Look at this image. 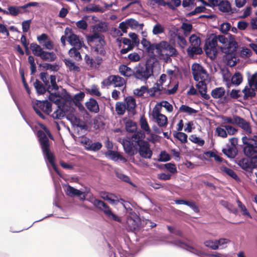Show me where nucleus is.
<instances>
[{
    "mask_svg": "<svg viewBox=\"0 0 257 257\" xmlns=\"http://www.w3.org/2000/svg\"><path fill=\"white\" fill-rule=\"evenodd\" d=\"M37 137L39 138V141L41 145L44 159L49 168L48 164H51L55 162V157L54 154L50 150L49 140L45 133L42 130H39L37 132Z\"/></svg>",
    "mask_w": 257,
    "mask_h": 257,
    "instance_id": "f257e3e1",
    "label": "nucleus"
},
{
    "mask_svg": "<svg viewBox=\"0 0 257 257\" xmlns=\"http://www.w3.org/2000/svg\"><path fill=\"white\" fill-rule=\"evenodd\" d=\"M225 34H229L228 37L229 40L227 42L228 46L226 47H221V51L222 53L225 54V59L228 62L233 61V63L232 66H234L237 63L236 60V50L238 48V44L235 40L233 36L230 35V33H224Z\"/></svg>",
    "mask_w": 257,
    "mask_h": 257,
    "instance_id": "f03ea898",
    "label": "nucleus"
},
{
    "mask_svg": "<svg viewBox=\"0 0 257 257\" xmlns=\"http://www.w3.org/2000/svg\"><path fill=\"white\" fill-rule=\"evenodd\" d=\"M92 203L99 210L103 212L108 219L119 223L121 222V218L117 215L113 213L108 204L104 201L95 199Z\"/></svg>",
    "mask_w": 257,
    "mask_h": 257,
    "instance_id": "7ed1b4c3",
    "label": "nucleus"
},
{
    "mask_svg": "<svg viewBox=\"0 0 257 257\" xmlns=\"http://www.w3.org/2000/svg\"><path fill=\"white\" fill-rule=\"evenodd\" d=\"M170 244H172L175 246L184 249L198 256H201V255H205L207 256L208 253L203 252L201 250H197L193 246L189 245L185 242L184 240L180 239H174L169 242Z\"/></svg>",
    "mask_w": 257,
    "mask_h": 257,
    "instance_id": "20e7f679",
    "label": "nucleus"
},
{
    "mask_svg": "<svg viewBox=\"0 0 257 257\" xmlns=\"http://www.w3.org/2000/svg\"><path fill=\"white\" fill-rule=\"evenodd\" d=\"M217 39L216 38H212L211 40L208 39L205 41L204 49L206 56L211 60H214L217 56Z\"/></svg>",
    "mask_w": 257,
    "mask_h": 257,
    "instance_id": "39448f33",
    "label": "nucleus"
},
{
    "mask_svg": "<svg viewBox=\"0 0 257 257\" xmlns=\"http://www.w3.org/2000/svg\"><path fill=\"white\" fill-rule=\"evenodd\" d=\"M126 223L130 230L136 231L140 229L142 221L137 213H133L127 217Z\"/></svg>",
    "mask_w": 257,
    "mask_h": 257,
    "instance_id": "423d86ee",
    "label": "nucleus"
},
{
    "mask_svg": "<svg viewBox=\"0 0 257 257\" xmlns=\"http://www.w3.org/2000/svg\"><path fill=\"white\" fill-rule=\"evenodd\" d=\"M139 149L137 150L140 156L145 159H151L153 152L151 150L150 145L147 141H142L138 145Z\"/></svg>",
    "mask_w": 257,
    "mask_h": 257,
    "instance_id": "0eeeda50",
    "label": "nucleus"
},
{
    "mask_svg": "<svg viewBox=\"0 0 257 257\" xmlns=\"http://www.w3.org/2000/svg\"><path fill=\"white\" fill-rule=\"evenodd\" d=\"M160 42L158 43H152L146 49V51L148 53L149 58L147 59H151L153 61H158L157 55L155 54L154 51L156 50V53L160 56V54H161L162 50L160 48Z\"/></svg>",
    "mask_w": 257,
    "mask_h": 257,
    "instance_id": "6e6552de",
    "label": "nucleus"
},
{
    "mask_svg": "<svg viewBox=\"0 0 257 257\" xmlns=\"http://www.w3.org/2000/svg\"><path fill=\"white\" fill-rule=\"evenodd\" d=\"M66 194L71 197H79L80 200L84 201L86 199L87 192H82L69 185L67 188Z\"/></svg>",
    "mask_w": 257,
    "mask_h": 257,
    "instance_id": "1a4fd4ad",
    "label": "nucleus"
},
{
    "mask_svg": "<svg viewBox=\"0 0 257 257\" xmlns=\"http://www.w3.org/2000/svg\"><path fill=\"white\" fill-rule=\"evenodd\" d=\"M234 121L235 124L237 125L247 133L251 134L252 132L250 124L243 118L237 115H234Z\"/></svg>",
    "mask_w": 257,
    "mask_h": 257,
    "instance_id": "9d476101",
    "label": "nucleus"
},
{
    "mask_svg": "<svg viewBox=\"0 0 257 257\" xmlns=\"http://www.w3.org/2000/svg\"><path fill=\"white\" fill-rule=\"evenodd\" d=\"M125 107L128 112L129 116H133L136 114L135 109L136 107V99L133 96H127L124 99Z\"/></svg>",
    "mask_w": 257,
    "mask_h": 257,
    "instance_id": "9b49d317",
    "label": "nucleus"
},
{
    "mask_svg": "<svg viewBox=\"0 0 257 257\" xmlns=\"http://www.w3.org/2000/svg\"><path fill=\"white\" fill-rule=\"evenodd\" d=\"M82 143L85 146V149L87 151L96 152L99 150L102 146L100 142H97L92 143L91 140L86 137L85 138L84 141H82Z\"/></svg>",
    "mask_w": 257,
    "mask_h": 257,
    "instance_id": "f8f14e48",
    "label": "nucleus"
},
{
    "mask_svg": "<svg viewBox=\"0 0 257 257\" xmlns=\"http://www.w3.org/2000/svg\"><path fill=\"white\" fill-rule=\"evenodd\" d=\"M246 138L242 137L241 140L244 147L243 148L244 155L247 158L254 156V143L249 141H245Z\"/></svg>",
    "mask_w": 257,
    "mask_h": 257,
    "instance_id": "ddd939ff",
    "label": "nucleus"
},
{
    "mask_svg": "<svg viewBox=\"0 0 257 257\" xmlns=\"http://www.w3.org/2000/svg\"><path fill=\"white\" fill-rule=\"evenodd\" d=\"M124 152L131 156H134L137 153V148H135L133 142L126 139H123L121 143Z\"/></svg>",
    "mask_w": 257,
    "mask_h": 257,
    "instance_id": "4468645a",
    "label": "nucleus"
},
{
    "mask_svg": "<svg viewBox=\"0 0 257 257\" xmlns=\"http://www.w3.org/2000/svg\"><path fill=\"white\" fill-rule=\"evenodd\" d=\"M104 155L107 158L110 159L114 161H117L118 160H120L123 163H125L127 161V160L124 157L120 155V154L116 151L108 150L107 152H105Z\"/></svg>",
    "mask_w": 257,
    "mask_h": 257,
    "instance_id": "2eb2a0df",
    "label": "nucleus"
},
{
    "mask_svg": "<svg viewBox=\"0 0 257 257\" xmlns=\"http://www.w3.org/2000/svg\"><path fill=\"white\" fill-rule=\"evenodd\" d=\"M249 158H242L238 160H235V163L242 170L246 172H251V165Z\"/></svg>",
    "mask_w": 257,
    "mask_h": 257,
    "instance_id": "dca6fc26",
    "label": "nucleus"
},
{
    "mask_svg": "<svg viewBox=\"0 0 257 257\" xmlns=\"http://www.w3.org/2000/svg\"><path fill=\"white\" fill-rule=\"evenodd\" d=\"M156 63H158V61H155L151 59H147L146 61L145 67H144V71L146 73V77H147L148 79L153 74V68Z\"/></svg>",
    "mask_w": 257,
    "mask_h": 257,
    "instance_id": "f3484780",
    "label": "nucleus"
},
{
    "mask_svg": "<svg viewBox=\"0 0 257 257\" xmlns=\"http://www.w3.org/2000/svg\"><path fill=\"white\" fill-rule=\"evenodd\" d=\"M85 106L88 110L91 112L98 113L99 111V107L97 100L90 98L89 101L85 102Z\"/></svg>",
    "mask_w": 257,
    "mask_h": 257,
    "instance_id": "a211bd4d",
    "label": "nucleus"
},
{
    "mask_svg": "<svg viewBox=\"0 0 257 257\" xmlns=\"http://www.w3.org/2000/svg\"><path fill=\"white\" fill-rule=\"evenodd\" d=\"M67 40L71 46H78L79 49L82 47L83 41L75 33H70Z\"/></svg>",
    "mask_w": 257,
    "mask_h": 257,
    "instance_id": "6ab92c4d",
    "label": "nucleus"
},
{
    "mask_svg": "<svg viewBox=\"0 0 257 257\" xmlns=\"http://www.w3.org/2000/svg\"><path fill=\"white\" fill-rule=\"evenodd\" d=\"M133 75L135 77L139 80L144 79L145 81L148 80V78L146 77V73L144 71V67L139 64L135 68V71H134Z\"/></svg>",
    "mask_w": 257,
    "mask_h": 257,
    "instance_id": "aec40b11",
    "label": "nucleus"
},
{
    "mask_svg": "<svg viewBox=\"0 0 257 257\" xmlns=\"http://www.w3.org/2000/svg\"><path fill=\"white\" fill-rule=\"evenodd\" d=\"M122 120L125 122V128L126 132L133 133L137 131V123L131 119H127V117H123Z\"/></svg>",
    "mask_w": 257,
    "mask_h": 257,
    "instance_id": "412c9836",
    "label": "nucleus"
},
{
    "mask_svg": "<svg viewBox=\"0 0 257 257\" xmlns=\"http://www.w3.org/2000/svg\"><path fill=\"white\" fill-rule=\"evenodd\" d=\"M227 148L222 149V153L228 158L234 159L238 154L237 147H230L228 144L227 145Z\"/></svg>",
    "mask_w": 257,
    "mask_h": 257,
    "instance_id": "4be33fe9",
    "label": "nucleus"
},
{
    "mask_svg": "<svg viewBox=\"0 0 257 257\" xmlns=\"http://www.w3.org/2000/svg\"><path fill=\"white\" fill-rule=\"evenodd\" d=\"M242 92L244 94L243 98L244 100H247L249 98H252L256 96L255 89L250 87L249 86H245L242 89Z\"/></svg>",
    "mask_w": 257,
    "mask_h": 257,
    "instance_id": "5701e85b",
    "label": "nucleus"
},
{
    "mask_svg": "<svg viewBox=\"0 0 257 257\" xmlns=\"http://www.w3.org/2000/svg\"><path fill=\"white\" fill-rule=\"evenodd\" d=\"M87 41L88 43H94L98 42L104 43V36L102 33H92V35L87 36Z\"/></svg>",
    "mask_w": 257,
    "mask_h": 257,
    "instance_id": "b1692460",
    "label": "nucleus"
},
{
    "mask_svg": "<svg viewBox=\"0 0 257 257\" xmlns=\"http://www.w3.org/2000/svg\"><path fill=\"white\" fill-rule=\"evenodd\" d=\"M188 55L193 58L195 55H200L203 53L202 48L200 46H190L187 49Z\"/></svg>",
    "mask_w": 257,
    "mask_h": 257,
    "instance_id": "393cba45",
    "label": "nucleus"
},
{
    "mask_svg": "<svg viewBox=\"0 0 257 257\" xmlns=\"http://www.w3.org/2000/svg\"><path fill=\"white\" fill-rule=\"evenodd\" d=\"M118 69L120 73L124 77H129L133 75L134 70L126 65H120Z\"/></svg>",
    "mask_w": 257,
    "mask_h": 257,
    "instance_id": "a878e982",
    "label": "nucleus"
},
{
    "mask_svg": "<svg viewBox=\"0 0 257 257\" xmlns=\"http://www.w3.org/2000/svg\"><path fill=\"white\" fill-rule=\"evenodd\" d=\"M219 10L223 13H229L232 12L230 3L227 0H222L218 6Z\"/></svg>",
    "mask_w": 257,
    "mask_h": 257,
    "instance_id": "bb28decb",
    "label": "nucleus"
},
{
    "mask_svg": "<svg viewBox=\"0 0 257 257\" xmlns=\"http://www.w3.org/2000/svg\"><path fill=\"white\" fill-rule=\"evenodd\" d=\"M178 52L176 49L171 48L169 54H165L163 57L159 56L160 59H163L166 63L170 62L172 61L171 57H176L178 56Z\"/></svg>",
    "mask_w": 257,
    "mask_h": 257,
    "instance_id": "cd10ccee",
    "label": "nucleus"
},
{
    "mask_svg": "<svg viewBox=\"0 0 257 257\" xmlns=\"http://www.w3.org/2000/svg\"><path fill=\"white\" fill-rule=\"evenodd\" d=\"M225 93V89L222 87H219L213 89L211 92V95L213 98L218 99L222 97Z\"/></svg>",
    "mask_w": 257,
    "mask_h": 257,
    "instance_id": "c85d7f7f",
    "label": "nucleus"
},
{
    "mask_svg": "<svg viewBox=\"0 0 257 257\" xmlns=\"http://www.w3.org/2000/svg\"><path fill=\"white\" fill-rule=\"evenodd\" d=\"M160 43H161V45H160V48L162 52L161 54H160V56L163 57L164 54H169L171 48L175 49L174 47L166 41H162L160 42Z\"/></svg>",
    "mask_w": 257,
    "mask_h": 257,
    "instance_id": "c756f323",
    "label": "nucleus"
},
{
    "mask_svg": "<svg viewBox=\"0 0 257 257\" xmlns=\"http://www.w3.org/2000/svg\"><path fill=\"white\" fill-rule=\"evenodd\" d=\"M30 48L33 54L37 57H40L44 52L40 46L35 43H32L30 44Z\"/></svg>",
    "mask_w": 257,
    "mask_h": 257,
    "instance_id": "7c9ffc66",
    "label": "nucleus"
},
{
    "mask_svg": "<svg viewBox=\"0 0 257 257\" xmlns=\"http://www.w3.org/2000/svg\"><path fill=\"white\" fill-rule=\"evenodd\" d=\"M34 86L38 95H43L46 92V87L38 79H36L35 82L34 83Z\"/></svg>",
    "mask_w": 257,
    "mask_h": 257,
    "instance_id": "2f4dec72",
    "label": "nucleus"
},
{
    "mask_svg": "<svg viewBox=\"0 0 257 257\" xmlns=\"http://www.w3.org/2000/svg\"><path fill=\"white\" fill-rule=\"evenodd\" d=\"M67 111H68L67 106L66 107L64 105H63L62 108L60 110L59 109H57L53 112L51 116L54 119H61L64 116V113Z\"/></svg>",
    "mask_w": 257,
    "mask_h": 257,
    "instance_id": "473e14b6",
    "label": "nucleus"
},
{
    "mask_svg": "<svg viewBox=\"0 0 257 257\" xmlns=\"http://www.w3.org/2000/svg\"><path fill=\"white\" fill-rule=\"evenodd\" d=\"M40 58L44 61L53 62L57 59V56L54 52L44 51Z\"/></svg>",
    "mask_w": 257,
    "mask_h": 257,
    "instance_id": "72a5a7b5",
    "label": "nucleus"
},
{
    "mask_svg": "<svg viewBox=\"0 0 257 257\" xmlns=\"http://www.w3.org/2000/svg\"><path fill=\"white\" fill-rule=\"evenodd\" d=\"M167 227L169 232L170 233L173 234L177 237H179L184 239H186V238L184 237L183 231L180 229L177 228L175 226L171 225H167Z\"/></svg>",
    "mask_w": 257,
    "mask_h": 257,
    "instance_id": "f704fd0d",
    "label": "nucleus"
},
{
    "mask_svg": "<svg viewBox=\"0 0 257 257\" xmlns=\"http://www.w3.org/2000/svg\"><path fill=\"white\" fill-rule=\"evenodd\" d=\"M94 128L98 130L100 128H103L105 125V122L103 121L102 117L100 115H97L95 117L93 120Z\"/></svg>",
    "mask_w": 257,
    "mask_h": 257,
    "instance_id": "c9c22d12",
    "label": "nucleus"
},
{
    "mask_svg": "<svg viewBox=\"0 0 257 257\" xmlns=\"http://www.w3.org/2000/svg\"><path fill=\"white\" fill-rule=\"evenodd\" d=\"M192 73H197L199 74H206L208 75L207 72L205 69L200 64L194 63L192 65Z\"/></svg>",
    "mask_w": 257,
    "mask_h": 257,
    "instance_id": "e433bc0d",
    "label": "nucleus"
},
{
    "mask_svg": "<svg viewBox=\"0 0 257 257\" xmlns=\"http://www.w3.org/2000/svg\"><path fill=\"white\" fill-rule=\"evenodd\" d=\"M221 170L225 172L227 175L234 179L235 181H240L239 178L232 169L225 166H222L221 167Z\"/></svg>",
    "mask_w": 257,
    "mask_h": 257,
    "instance_id": "4c0bfd02",
    "label": "nucleus"
},
{
    "mask_svg": "<svg viewBox=\"0 0 257 257\" xmlns=\"http://www.w3.org/2000/svg\"><path fill=\"white\" fill-rule=\"evenodd\" d=\"M127 26L128 28L132 29H138L142 30L143 24H140L138 22L134 19L126 20Z\"/></svg>",
    "mask_w": 257,
    "mask_h": 257,
    "instance_id": "58836bf2",
    "label": "nucleus"
},
{
    "mask_svg": "<svg viewBox=\"0 0 257 257\" xmlns=\"http://www.w3.org/2000/svg\"><path fill=\"white\" fill-rule=\"evenodd\" d=\"M22 8L19 7H15V6H10L8 8L9 11H7L4 10V13L7 15H11L13 16H17L19 13H22L21 10Z\"/></svg>",
    "mask_w": 257,
    "mask_h": 257,
    "instance_id": "ea45409f",
    "label": "nucleus"
},
{
    "mask_svg": "<svg viewBox=\"0 0 257 257\" xmlns=\"http://www.w3.org/2000/svg\"><path fill=\"white\" fill-rule=\"evenodd\" d=\"M242 81V76L240 72H236L232 76L231 83L238 86Z\"/></svg>",
    "mask_w": 257,
    "mask_h": 257,
    "instance_id": "a19ab883",
    "label": "nucleus"
},
{
    "mask_svg": "<svg viewBox=\"0 0 257 257\" xmlns=\"http://www.w3.org/2000/svg\"><path fill=\"white\" fill-rule=\"evenodd\" d=\"M112 81L114 87H121L125 84L124 79L118 75H113Z\"/></svg>",
    "mask_w": 257,
    "mask_h": 257,
    "instance_id": "79ce46f5",
    "label": "nucleus"
},
{
    "mask_svg": "<svg viewBox=\"0 0 257 257\" xmlns=\"http://www.w3.org/2000/svg\"><path fill=\"white\" fill-rule=\"evenodd\" d=\"M173 136L182 143L185 144L187 142L188 136L184 133L174 131Z\"/></svg>",
    "mask_w": 257,
    "mask_h": 257,
    "instance_id": "37998d69",
    "label": "nucleus"
},
{
    "mask_svg": "<svg viewBox=\"0 0 257 257\" xmlns=\"http://www.w3.org/2000/svg\"><path fill=\"white\" fill-rule=\"evenodd\" d=\"M140 123L141 128L144 130L148 134H150L151 132V129L146 118L144 115H142L141 116Z\"/></svg>",
    "mask_w": 257,
    "mask_h": 257,
    "instance_id": "c03bdc74",
    "label": "nucleus"
},
{
    "mask_svg": "<svg viewBox=\"0 0 257 257\" xmlns=\"http://www.w3.org/2000/svg\"><path fill=\"white\" fill-rule=\"evenodd\" d=\"M61 94L59 92L50 93L48 97V99L50 101L58 104L60 100L61 99Z\"/></svg>",
    "mask_w": 257,
    "mask_h": 257,
    "instance_id": "a18cd8bd",
    "label": "nucleus"
},
{
    "mask_svg": "<svg viewBox=\"0 0 257 257\" xmlns=\"http://www.w3.org/2000/svg\"><path fill=\"white\" fill-rule=\"evenodd\" d=\"M67 108H68V111L70 110V112L67 114L66 118L67 120L70 121L73 125V124H74V121L79 120L80 118L77 117L76 115L73 114V112L74 110V108H70L69 106H67Z\"/></svg>",
    "mask_w": 257,
    "mask_h": 257,
    "instance_id": "49530a36",
    "label": "nucleus"
},
{
    "mask_svg": "<svg viewBox=\"0 0 257 257\" xmlns=\"http://www.w3.org/2000/svg\"><path fill=\"white\" fill-rule=\"evenodd\" d=\"M204 85L202 82H199L196 85V87L198 89V91L200 94L201 97L206 100H208L210 99V96L209 94H207V87H204L203 89H200L199 86L200 85Z\"/></svg>",
    "mask_w": 257,
    "mask_h": 257,
    "instance_id": "de8ad7c7",
    "label": "nucleus"
},
{
    "mask_svg": "<svg viewBox=\"0 0 257 257\" xmlns=\"http://www.w3.org/2000/svg\"><path fill=\"white\" fill-rule=\"evenodd\" d=\"M126 107H125V103L122 102H117L115 104V111H116L117 114L119 115H123L126 109Z\"/></svg>",
    "mask_w": 257,
    "mask_h": 257,
    "instance_id": "09e8293b",
    "label": "nucleus"
},
{
    "mask_svg": "<svg viewBox=\"0 0 257 257\" xmlns=\"http://www.w3.org/2000/svg\"><path fill=\"white\" fill-rule=\"evenodd\" d=\"M189 140L192 142L197 144L199 146H203L205 144V141L202 139L197 137L195 135H191L189 137Z\"/></svg>",
    "mask_w": 257,
    "mask_h": 257,
    "instance_id": "8fccbe9b",
    "label": "nucleus"
},
{
    "mask_svg": "<svg viewBox=\"0 0 257 257\" xmlns=\"http://www.w3.org/2000/svg\"><path fill=\"white\" fill-rule=\"evenodd\" d=\"M189 41L191 46H200L201 44V40L199 36H196L195 34H193L190 36Z\"/></svg>",
    "mask_w": 257,
    "mask_h": 257,
    "instance_id": "3c124183",
    "label": "nucleus"
},
{
    "mask_svg": "<svg viewBox=\"0 0 257 257\" xmlns=\"http://www.w3.org/2000/svg\"><path fill=\"white\" fill-rule=\"evenodd\" d=\"M68 53L70 57H73L77 61L82 59L80 52L74 47L69 50Z\"/></svg>",
    "mask_w": 257,
    "mask_h": 257,
    "instance_id": "603ef678",
    "label": "nucleus"
},
{
    "mask_svg": "<svg viewBox=\"0 0 257 257\" xmlns=\"http://www.w3.org/2000/svg\"><path fill=\"white\" fill-rule=\"evenodd\" d=\"M154 118L156 120L158 125L160 127L165 126L167 124L168 118L165 115H164V116H157L156 117Z\"/></svg>",
    "mask_w": 257,
    "mask_h": 257,
    "instance_id": "864d4df0",
    "label": "nucleus"
},
{
    "mask_svg": "<svg viewBox=\"0 0 257 257\" xmlns=\"http://www.w3.org/2000/svg\"><path fill=\"white\" fill-rule=\"evenodd\" d=\"M171 159L170 155L166 151H162L160 154L158 161L161 162H166L170 161Z\"/></svg>",
    "mask_w": 257,
    "mask_h": 257,
    "instance_id": "5fc2aeb1",
    "label": "nucleus"
},
{
    "mask_svg": "<svg viewBox=\"0 0 257 257\" xmlns=\"http://www.w3.org/2000/svg\"><path fill=\"white\" fill-rule=\"evenodd\" d=\"M237 203L238 207L240 208V210L242 212V215L244 216H246L249 217L250 218H252L251 215H250V214L249 213V212L246 209L245 206L240 200H237Z\"/></svg>",
    "mask_w": 257,
    "mask_h": 257,
    "instance_id": "6e6d98bb",
    "label": "nucleus"
},
{
    "mask_svg": "<svg viewBox=\"0 0 257 257\" xmlns=\"http://www.w3.org/2000/svg\"><path fill=\"white\" fill-rule=\"evenodd\" d=\"M145 92H149L147 86H142L140 88H137L134 91V94L138 96H142Z\"/></svg>",
    "mask_w": 257,
    "mask_h": 257,
    "instance_id": "4d7b16f0",
    "label": "nucleus"
},
{
    "mask_svg": "<svg viewBox=\"0 0 257 257\" xmlns=\"http://www.w3.org/2000/svg\"><path fill=\"white\" fill-rule=\"evenodd\" d=\"M206 9L205 8V6H199L196 7L195 9L190 12V13L186 14L187 17H191L192 16L195 15L197 14H199L202 12H204Z\"/></svg>",
    "mask_w": 257,
    "mask_h": 257,
    "instance_id": "13d9d810",
    "label": "nucleus"
},
{
    "mask_svg": "<svg viewBox=\"0 0 257 257\" xmlns=\"http://www.w3.org/2000/svg\"><path fill=\"white\" fill-rule=\"evenodd\" d=\"M157 86H154L152 88H150L149 89V92H151L150 93V96L151 97H154L155 96V92L159 91V94L160 95L161 94V90L164 89L163 86H161L159 84V83H156Z\"/></svg>",
    "mask_w": 257,
    "mask_h": 257,
    "instance_id": "bf43d9fd",
    "label": "nucleus"
},
{
    "mask_svg": "<svg viewBox=\"0 0 257 257\" xmlns=\"http://www.w3.org/2000/svg\"><path fill=\"white\" fill-rule=\"evenodd\" d=\"M116 176L118 179H119L121 181L127 183L132 185H134L133 182H132L130 177L128 176L125 175L122 173L118 172L116 173Z\"/></svg>",
    "mask_w": 257,
    "mask_h": 257,
    "instance_id": "052dcab7",
    "label": "nucleus"
},
{
    "mask_svg": "<svg viewBox=\"0 0 257 257\" xmlns=\"http://www.w3.org/2000/svg\"><path fill=\"white\" fill-rule=\"evenodd\" d=\"M204 244L208 247H209L213 250L218 249L217 245L215 240H207L204 242Z\"/></svg>",
    "mask_w": 257,
    "mask_h": 257,
    "instance_id": "680f3d73",
    "label": "nucleus"
},
{
    "mask_svg": "<svg viewBox=\"0 0 257 257\" xmlns=\"http://www.w3.org/2000/svg\"><path fill=\"white\" fill-rule=\"evenodd\" d=\"M104 43L101 42V43H99V44L96 45L94 49V51L97 53V54H100L101 55H105L106 52L103 47V44Z\"/></svg>",
    "mask_w": 257,
    "mask_h": 257,
    "instance_id": "e2e57ef3",
    "label": "nucleus"
},
{
    "mask_svg": "<svg viewBox=\"0 0 257 257\" xmlns=\"http://www.w3.org/2000/svg\"><path fill=\"white\" fill-rule=\"evenodd\" d=\"M165 168L171 174H174L177 172L176 167L174 163H168L165 164Z\"/></svg>",
    "mask_w": 257,
    "mask_h": 257,
    "instance_id": "0e129e2a",
    "label": "nucleus"
},
{
    "mask_svg": "<svg viewBox=\"0 0 257 257\" xmlns=\"http://www.w3.org/2000/svg\"><path fill=\"white\" fill-rule=\"evenodd\" d=\"M173 34L175 35L176 36H177V39H178V45L182 48H184V47L187 45V41L185 38L182 36H180L179 34L180 33H173Z\"/></svg>",
    "mask_w": 257,
    "mask_h": 257,
    "instance_id": "69168bd1",
    "label": "nucleus"
},
{
    "mask_svg": "<svg viewBox=\"0 0 257 257\" xmlns=\"http://www.w3.org/2000/svg\"><path fill=\"white\" fill-rule=\"evenodd\" d=\"M61 99H63L65 101H69L70 102L72 101V98L71 97L70 94L67 91L66 89H62V92L61 93Z\"/></svg>",
    "mask_w": 257,
    "mask_h": 257,
    "instance_id": "338daca9",
    "label": "nucleus"
},
{
    "mask_svg": "<svg viewBox=\"0 0 257 257\" xmlns=\"http://www.w3.org/2000/svg\"><path fill=\"white\" fill-rule=\"evenodd\" d=\"M73 125H76L77 127L80 128L81 130H84L85 131H87L88 128V126L87 124H86L84 121H82L80 118L79 120L74 121Z\"/></svg>",
    "mask_w": 257,
    "mask_h": 257,
    "instance_id": "774afa93",
    "label": "nucleus"
}]
</instances>
